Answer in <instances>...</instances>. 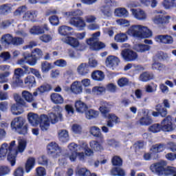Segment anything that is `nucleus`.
Returning a JSON list of instances; mask_svg holds the SVG:
<instances>
[{
  "label": "nucleus",
  "mask_w": 176,
  "mask_h": 176,
  "mask_svg": "<svg viewBox=\"0 0 176 176\" xmlns=\"http://www.w3.org/2000/svg\"><path fill=\"white\" fill-rule=\"evenodd\" d=\"M53 89V87L50 84H43L38 88L39 94H43V93H49Z\"/></svg>",
  "instance_id": "nucleus-46"
},
{
  "label": "nucleus",
  "mask_w": 176,
  "mask_h": 176,
  "mask_svg": "<svg viewBox=\"0 0 176 176\" xmlns=\"http://www.w3.org/2000/svg\"><path fill=\"white\" fill-rule=\"evenodd\" d=\"M67 148L70 151V153H72V152H82L83 149L86 148V143L78 145L77 144L72 142L69 144Z\"/></svg>",
  "instance_id": "nucleus-25"
},
{
  "label": "nucleus",
  "mask_w": 176,
  "mask_h": 176,
  "mask_svg": "<svg viewBox=\"0 0 176 176\" xmlns=\"http://www.w3.org/2000/svg\"><path fill=\"white\" fill-rule=\"evenodd\" d=\"M62 42L72 46L74 49H78V50H82V44L79 42L78 38L75 37H72L70 36H67L66 37H63L61 38Z\"/></svg>",
  "instance_id": "nucleus-11"
},
{
  "label": "nucleus",
  "mask_w": 176,
  "mask_h": 176,
  "mask_svg": "<svg viewBox=\"0 0 176 176\" xmlns=\"http://www.w3.org/2000/svg\"><path fill=\"white\" fill-rule=\"evenodd\" d=\"M89 134L93 137H96V138H98L100 141H103L104 140V135L101 133V129L98 126H93L89 127Z\"/></svg>",
  "instance_id": "nucleus-24"
},
{
  "label": "nucleus",
  "mask_w": 176,
  "mask_h": 176,
  "mask_svg": "<svg viewBox=\"0 0 176 176\" xmlns=\"http://www.w3.org/2000/svg\"><path fill=\"white\" fill-rule=\"evenodd\" d=\"M39 39L44 43H49L53 39V36L50 34H43L39 37Z\"/></svg>",
  "instance_id": "nucleus-59"
},
{
  "label": "nucleus",
  "mask_w": 176,
  "mask_h": 176,
  "mask_svg": "<svg viewBox=\"0 0 176 176\" xmlns=\"http://www.w3.org/2000/svg\"><path fill=\"white\" fill-rule=\"evenodd\" d=\"M153 13L155 14H157L155 16H154L153 18V23H154V24H163V23H166V21H164V14H166V12L163 11V10H155L153 12Z\"/></svg>",
  "instance_id": "nucleus-18"
},
{
  "label": "nucleus",
  "mask_w": 176,
  "mask_h": 176,
  "mask_svg": "<svg viewBox=\"0 0 176 176\" xmlns=\"http://www.w3.org/2000/svg\"><path fill=\"white\" fill-rule=\"evenodd\" d=\"M36 176H46V169L40 166L36 168Z\"/></svg>",
  "instance_id": "nucleus-63"
},
{
  "label": "nucleus",
  "mask_w": 176,
  "mask_h": 176,
  "mask_svg": "<svg viewBox=\"0 0 176 176\" xmlns=\"http://www.w3.org/2000/svg\"><path fill=\"white\" fill-rule=\"evenodd\" d=\"M116 17H128L129 11L124 8H118L114 10Z\"/></svg>",
  "instance_id": "nucleus-30"
},
{
  "label": "nucleus",
  "mask_w": 176,
  "mask_h": 176,
  "mask_svg": "<svg viewBox=\"0 0 176 176\" xmlns=\"http://www.w3.org/2000/svg\"><path fill=\"white\" fill-rule=\"evenodd\" d=\"M155 111H158V113H160V116H162V118H166V116H167V109H166V107H164V106L158 104L155 106Z\"/></svg>",
  "instance_id": "nucleus-48"
},
{
  "label": "nucleus",
  "mask_w": 176,
  "mask_h": 176,
  "mask_svg": "<svg viewBox=\"0 0 176 176\" xmlns=\"http://www.w3.org/2000/svg\"><path fill=\"white\" fill-rule=\"evenodd\" d=\"M71 93L73 94H82L83 93V87L80 81H74L71 85Z\"/></svg>",
  "instance_id": "nucleus-21"
},
{
  "label": "nucleus",
  "mask_w": 176,
  "mask_h": 176,
  "mask_svg": "<svg viewBox=\"0 0 176 176\" xmlns=\"http://www.w3.org/2000/svg\"><path fill=\"white\" fill-rule=\"evenodd\" d=\"M25 58L27 59L28 65L31 67H35L36 65V63H38V58L35 55L30 54L28 52H26V55H25Z\"/></svg>",
  "instance_id": "nucleus-28"
},
{
  "label": "nucleus",
  "mask_w": 176,
  "mask_h": 176,
  "mask_svg": "<svg viewBox=\"0 0 176 176\" xmlns=\"http://www.w3.org/2000/svg\"><path fill=\"white\" fill-rule=\"evenodd\" d=\"M13 176H24V168L23 166L16 168L14 170Z\"/></svg>",
  "instance_id": "nucleus-62"
},
{
  "label": "nucleus",
  "mask_w": 176,
  "mask_h": 176,
  "mask_svg": "<svg viewBox=\"0 0 176 176\" xmlns=\"http://www.w3.org/2000/svg\"><path fill=\"white\" fill-rule=\"evenodd\" d=\"M1 43L5 45V46H9V45H12L13 42V36L10 34H7L1 37Z\"/></svg>",
  "instance_id": "nucleus-37"
},
{
  "label": "nucleus",
  "mask_w": 176,
  "mask_h": 176,
  "mask_svg": "<svg viewBox=\"0 0 176 176\" xmlns=\"http://www.w3.org/2000/svg\"><path fill=\"white\" fill-rule=\"evenodd\" d=\"M72 31V28L67 25L60 26L58 29L59 35H61L62 36H70V35H72V33L71 32Z\"/></svg>",
  "instance_id": "nucleus-26"
},
{
  "label": "nucleus",
  "mask_w": 176,
  "mask_h": 176,
  "mask_svg": "<svg viewBox=\"0 0 176 176\" xmlns=\"http://www.w3.org/2000/svg\"><path fill=\"white\" fill-rule=\"evenodd\" d=\"M119 63H120V60L118 58L112 55L107 56L105 60L106 66L112 69H115L119 65Z\"/></svg>",
  "instance_id": "nucleus-15"
},
{
  "label": "nucleus",
  "mask_w": 176,
  "mask_h": 176,
  "mask_svg": "<svg viewBox=\"0 0 176 176\" xmlns=\"http://www.w3.org/2000/svg\"><path fill=\"white\" fill-rule=\"evenodd\" d=\"M28 120L32 126L36 127V126H38L41 122V116L39 117L38 114L30 112L28 114Z\"/></svg>",
  "instance_id": "nucleus-23"
},
{
  "label": "nucleus",
  "mask_w": 176,
  "mask_h": 176,
  "mask_svg": "<svg viewBox=\"0 0 176 176\" xmlns=\"http://www.w3.org/2000/svg\"><path fill=\"white\" fill-rule=\"evenodd\" d=\"M140 2L144 6H151V8H155L157 6V0H140Z\"/></svg>",
  "instance_id": "nucleus-49"
},
{
  "label": "nucleus",
  "mask_w": 176,
  "mask_h": 176,
  "mask_svg": "<svg viewBox=\"0 0 176 176\" xmlns=\"http://www.w3.org/2000/svg\"><path fill=\"white\" fill-rule=\"evenodd\" d=\"M65 14L68 19H72V17H80V16H83V11L80 10H76L67 12Z\"/></svg>",
  "instance_id": "nucleus-41"
},
{
  "label": "nucleus",
  "mask_w": 176,
  "mask_h": 176,
  "mask_svg": "<svg viewBox=\"0 0 176 176\" xmlns=\"http://www.w3.org/2000/svg\"><path fill=\"white\" fill-rule=\"evenodd\" d=\"M12 12L10 4H4L0 6V14H9Z\"/></svg>",
  "instance_id": "nucleus-52"
},
{
  "label": "nucleus",
  "mask_w": 176,
  "mask_h": 176,
  "mask_svg": "<svg viewBox=\"0 0 176 176\" xmlns=\"http://www.w3.org/2000/svg\"><path fill=\"white\" fill-rule=\"evenodd\" d=\"M100 35H101L100 32H97L92 34V37L87 41V43L90 46L91 50H101V49L105 47V44L98 41Z\"/></svg>",
  "instance_id": "nucleus-7"
},
{
  "label": "nucleus",
  "mask_w": 176,
  "mask_h": 176,
  "mask_svg": "<svg viewBox=\"0 0 176 176\" xmlns=\"http://www.w3.org/2000/svg\"><path fill=\"white\" fill-rule=\"evenodd\" d=\"M53 66L52 65V63L47 62V61H43L41 62V72L43 74H47L50 69H52Z\"/></svg>",
  "instance_id": "nucleus-45"
},
{
  "label": "nucleus",
  "mask_w": 176,
  "mask_h": 176,
  "mask_svg": "<svg viewBox=\"0 0 176 176\" xmlns=\"http://www.w3.org/2000/svg\"><path fill=\"white\" fill-rule=\"evenodd\" d=\"M24 82L21 80V78L19 77H12V80L10 82L11 87L12 89H16V87H20V86H23Z\"/></svg>",
  "instance_id": "nucleus-43"
},
{
  "label": "nucleus",
  "mask_w": 176,
  "mask_h": 176,
  "mask_svg": "<svg viewBox=\"0 0 176 176\" xmlns=\"http://www.w3.org/2000/svg\"><path fill=\"white\" fill-rule=\"evenodd\" d=\"M10 76V72H5L4 73L0 74V83H6L9 80L6 78Z\"/></svg>",
  "instance_id": "nucleus-57"
},
{
  "label": "nucleus",
  "mask_w": 176,
  "mask_h": 176,
  "mask_svg": "<svg viewBox=\"0 0 176 176\" xmlns=\"http://www.w3.org/2000/svg\"><path fill=\"white\" fill-rule=\"evenodd\" d=\"M74 108L78 113H85L86 111L89 109L87 104L82 100L76 101Z\"/></svg>",
  "instance_id": "nucleus-22"
},
{
  "label": "nucleus",
  "mask_w": 176,
  "mask_h": 176,
  "mask_svg": "<svg viewBox=\"0 0 176 176\" xmlns=\"http://www.w3.org/2000/svg\"><path fill=\"white\" fill-rule=\"evenodd\" d=\"M104 3L106 5L102 6L100 8V12L105 17V19H108V17H111L112 16V12L111 11V7L109 6L111 3H112L111 0H105Z\"/></svg>",
  "instance_id": "nucleus-17"
},
{
  "label": "nucleus",
  "mask_w": 176,
  "mask_h": 176,
  "mask_svg": "<svg viewBox=\"0 0 176 176\" xmlns=\"http://www.w3.org/2000/svg\"><path fill=\"white\" fill-rule=\"evenodd\" d=\"M155 111H158V113H160V116H162V118H166V116H167V109H166V107H164V106L158 104L155 106Z\"/></svg>",
  "instance_id": "nucleus-47"
},
{
  "label": "nucleus",
  "mask_w": 176,
  "mask_h": 176,
  "mask_svg": "<svg viewBox=\"0 0 176 176\" xmlns=\"http://www.w3.org/2000/svg\"><path fill=\"white\" fill-rule=\"evenodd\" d=\"M111 174L113 176H126V171L122 168H113L111 169Z\"/></svg>",
  "instance_id": "nucleus-51"
},
{
  "label": "nucleus",
  "mask_w": 176,
  "mask_h": 176,
  "mask_svg": "<svg viewBox=\"0 0 176 176\" xmlns=\"http://www.w3.org/2000/svg\"><path fill=\"white\" fill-rule=\"evenodd\" d=\"M98 115H100V112L94 109H89V110H87L85 112V118L89 120L98 118Z\"/></svg>",
  "instance_id": "nucleus-42"
},
{
  "label": "nucleus",
  "mask_w": 176,
  "mask_h": 176,
  "mask_svg": "<svg viewBox=\"0 0 176 176\" xmlns=\"http://www.w3.org/2000/svg\"><path fill=\"white\" fill-rule=\"evenodd\" d=\"M34 167H35V158L34 157H30L25 164V171L26 173H30L31 170H32V168H34Z\"/></svg>",
  "instance_id": "nucleus-36"
},
{
  "label": "nucleus",
  "mask_w": 176,
  "mask_h": 176,
  "mask_svg": "<svg viewBox=\"0 0 176 176\" xmlns=\"http://www.w3.org/2000/svg\"><path fill=\"white\" fill-rule=\"evenodd\" d=\"M126 34L132 38H138V39H145V38L152 36V31L143 25H131L126 31Z\"/></svg>",
  "instance_id": "nucleus-3"
},
{
  "label": "nucleus",
  "mask_w": 176,
  "mask_h": 176,
  "mask_svg": "<svg viewBox=\"0 0 176 176\" xmlns=\"http://www.w3.org/2000/svg\"><path fill=\"white\" fill-rule=\"evenodd\" d=\"M48 154L53 157L54 159L61 156V148L56 142H50L47 146Z\"/></svg>",
  "instance_id": "nucleus-9"
},
{
  "label": "nucleus",
  "mask_w": 176,
  "mask_h": 176,
  "mask_svg": "<svg viewBox=\"0 0 176 176\" xmlns=\"http://www.w3.org/2000/svg\"><path fill=\"white\" fill-rule=\"evenodd\" d=\"M10 173V168L8 166H0V176L8 175Z\"/></svg>",
  "instance_id": "nucleus-64"
},
{
  "label": "nucleus",
  "mask_w": 176,
  "mask_h": 176,
  "mask_svg": "<svg viewBox=\"0 0 176 176\" xmlns=\"http://www.w3.org/2000/svg\"><path fill=\"white\" fill-rule=\"evenodd\" d=\"M152 119L149 117V111L148 110H143L142 112V118L139 120L141 126H149L152 123Z\"/></svg>",
  "instance_id": "nucleus-19"
},
{
  "label": "nucleus",
  "mask_w": 176,
  "mask_h": 176,
  "mask_svg": "<svg viewBox=\"0 0 176 176\" xmlns=\"http://www.w3.org/2000/svg\"><path fill=\"white\" fill-rule=\"evenodd\" d=\"M76 174L79 176H91L93 173H90V170L86 168H78Z\"/></svg>",
  "instance_id": "nucleus-53"
},
{
  "label": "nucleus",
  "mask_w": 176,
  "mask_h": 176,
  "mask_svg": "<svg viewBox=\"0 0 176 176\" xmlns=\"http://www.w3.org/2000/svg\"><path fill=\"white\" fill-rule=\"evenodd\" d=\"M50 98L54 104H63L64 102V98L58 94H51Z\"/></svg>",
  "instance_id": "nucleus-34"
},
{
  "label": "nucleus",
  "mask_w": 176,
  "mask_h": 176,
  "mask_svg": "<svg viewBox=\"0 0 176 176\" xmlns=\"http://www.w3.org/2000/svg\"><path fill=\"white\" fill-rule=\"evenodd\" d=\"M106 89L104 86H95L92 88V94L94 96H101L102 93H104Z\"/></svg>",
  "instance_id": "nucleus-50"
},
{
  "label": "nucleus",
  "mask_w": 176,
  "mask_h": 176,
  "mask_svg": "<svg viewBox=\"0 0 176 176\" xmlns=\"http://www.w3.org/2000/svg\"><path fill=\"white\" fill-rule=\"evenodd\" d=\"M111 163L113 166H120L123 164V160L119 156H114L111 160Z\"/></svg>",
  "instance_id": "nucleus-58"
},
{
  "label": "nucleus",
  "mask_w": 176,
  "mask_h": 176,
  "mask_svg": "<svg viewBox=\"0 0 176 176\" xmlns=\"http://www.w3.org/2000/svg\"><path fill=\"white\" fill-rule=\"evenodd\" d=\"M133 49L139 53H144L145 52H148V50H151V46L145 44H136L134 45Z\"/></svg>",
  "instance_id": "nucleus-32"
},
{
  "label": "nucleus",
  "mask_w": 176,
  "mask_h": 176,
  "mask_svg": "<svg viewBox=\"0 0 176 176\" xmlns=\"http://www.w3.org/2000/svg\"><path fill=\"white\" fill-rule=\"evenodd\" d=\"M148 131L151 133H160L162 131V125L161 124H154L149 126Z\"/></svg>",
  "instance_id": "nucleus-55"
},
{
  "label": "nucleus",
  "mask_w": 176,
  "mask_h": 176,
  "mask_svg": "<svg viewBox=\"0 0 176 176\" xmlns=\"http://www.w3.org/2000/svg\"><path fill=\"white\" fill-rule=\"evenodd\" d=\"M45 31H49L47 25L44 24L43 25H34L30 30V33L32 35H41L45 34Z\"/></svg>",
  "instance_id": "nucleus-16"
},
{
  "label": "nucleus",
  "mask_w": 176,
  "mask_h": 176,
  "mask_svg": "<svg viewBox=\"0 0 176 176\" xmlns=\"http://www.w3.org/2000/svg\"><path fill=\"white\" fill-rule=\"evenodd\" d=\"M54 112H52L50 114L49 118L46 115H41V120L38 123L40 124V129L42 131H47L49 127H50V120L52 124H56L57 122H61L63 120V108L60 106H56L54 109Z\"/></svg>",
  "instance_id": "nucleus-2"
},
{
  "label": "nucleus",
  "mask_w": 176,
  "mask_h": 176,
  "mask_svg": "<svg viewBox=\"0 0 176 176\" xmlns=\"http://www.w3.org/2000/svg\"><path fill=\"white\" fill-rule=\"evenodd\" d=\"M37 16L36 11H27L23 16V19L26 21H35L34 19Z\"/></svg>",
  "instance_id": "nucleus-29"
},
{
  "label": "nucleus",
  "mask_w": 176,
  "mask_h": 176,
  "mask_svg": "<svg viewBox=\"0 0 176 176\" xmlns=\"http://www.w3.org/2000/svg\"><path fill=\"white\" fill-rule=\"evenodd\" d=\"M71 25H74L76 28H78L80 31L86 27V22L82 17H72L69 21Z\"/></svg>",
  "instance_id": "nucleus-13"
},
{
  "label": "nucleus",
  "mask_w": 176,
  "mask_h": 176,
  "mask_svg": "<svg viewBox=\"0 0 176 176\" xmlns=\"http://www.w3.org/2000/svg\"><path fill=\"white\" fill-rule=\"evenodd\" d=\"M14 46H21V45H24V38L21 37H13L12 43Z\"/></svg>",
  "instance_id": "nucleus-56"
},
{
  "label": "nucleus",
  "mask_w": 176,
  "mask_h": 176,
  "mask_svg": "<svg viewBox=\"0 0 176 176\" xmlns=\"http://www.w3.org/2000/svg\"><path fill=\"white\" fill-rule=\"evenodd\" d=\"M155 78V76L152 73L144 72L140 74L139 80L141 82H148V80H152Z\"/></svg>",
  "instance_id": "nucleus-39"
},
{
  "label": "nucleus",
  "mask_w": 176,
  "mask_h": 176,
  "mask_svg": "<svg viewBox=\"0 0 176 176\" xmlns=\"http://www.w3.org/2000/svg\"><path fill=\"white\" fill-rule=\"evenodd\" d=\"M150 170L153 173H156V174H157L159 176H168L170 175L171 166L167 167V162L162 160L151 164L150 166Z\"/></svg>",
  "instance_id": "nucleus-5"
},
{
  "label": "nucleus",
  "mask_w": 176,
  "mask_h": 176,
  "mask_svg": "<svg viewBox=\"0 0 176 176\" xmlns=\"http://www.w3.org/2000/svg\"><path fill=\"white\" fill-rule=\"evenodd\" d=\"M77 72L79 75H87L89 74V66L86 63H81L77 68Z\"/></svg>",
  "instance_id": "nucleus-33"
},
{
  "label": "nucleus",
  "mask_w": 176,
  "mask_h": 176,
  "mask_svg": "<svg viewBox=\"0 0 176 176\" xmlns=\"http://www.w3.org/2000/svg\"><path fill=\"white\" fill-rule=\"evenodd\" d=\"M24 84L27 87H29V89L35 87V86H36V80H35V77L32 76H28L24 79Z\"/></svg>",
  "instance_id": "nucleus-27"
},
{
  "label": "nucleus",
  "mask_w": 176,
  "mask_h": 176,
  "mask_svg": "<svg viewBox=\"0 0 176 176\" xmlns=\"http://www.w3.org/2000/svg\"><path fill=\"white\" fill-rule=\"evenodd\" d=\"M91 78L94 80L101 82V80H104V73L100 70H96L91 74Z\"/></svg>",
  "instance_id": "nucleus-40"
},
{
  "label": "nucleus",
  "mask_w": 176,
  "mask_h": 176,
  "mask_svg": "<svg viewBox=\"0 0 176 176\" xmlns=\"http://www.w3.org/2000/svg\"><path fill=\"white\" fill-rule=\"evenodd\" d=\"M131 12L133 17L138 21H146L148 20V13L141 8H132Z\"/></svg>",
  "instance_id": "nucleus-10"
},
{
  "label": "nucleus",
  "mask_w": 176,
  "mask_h": 176,
  "mask_svg": "<svg viewBox=\"0 0 176 176\" xmlns=\"http://www.w3.org/2000/svg\"><path fill=\"white\" fill-rule=\"evenodd\" d=\"M121 56L125 61L128 62L135 61V60L138 58L137 52L129 49L123 50L121 53Z\"/></svg>",
  "instance_id": "nucleus-12"
},
{
  "label": "nucleus",
  "mask_w": 176,
  "mask_h": 176,
  "mask_svg": "<svg viewBox=\"0 0 176 176\" xmlns=\"http://www.w3.org/2000/svg\"><path fill=\"white\" fill-rule=\"evenodd\" d=\"M16 141L13 140L10 143V146L8 143H3L0 146V160H3L6 158L10 162L11 166H14L16 164V157L18 153H23L24 151L27 148V142L24 139L18 140V146L16 148Z\"/></svg>",
  "instance_id": "nucleus-1"
},
{
  "label": "nucleus",
  "mask_w": 176,
  "mask_h": 176,
  "mask_svg": "<svg viewBox=\"0 0 176 176\" xmlns=\"http://www.w3.org/2000/svg\"><path fill=\"white\" fill-rule=\"evenodd\" d=\"M22 97L23 99L25 100V101H27V102H34L35 101V98H34V96L32 94L28 91H22Z\"/></svg>",
  "instance_id": "nucleus-38"
},
{
  "label": "nucleus",
  "mask_w": 176,
  "mask_h": 176,
  "mask_svg": "<svg viewBox=\"0 0 176 176\" xmlns=\"http://www.w3.org/2000/svg\"><path fill=\"white\" fill-rule=\"evenodd\" d=\"M161 130L165 133H170L175 130V126L173 124L171 116H168L161 122Z\"/></svg>",
  "instance_id": "nucleus-8"
},
{
  "label": "nucleus",
  "mask_w": 176,
  "mask_h": 176,
  "mask_svg": "<svg viewBox=\"0 0 176 176\" xmlns=\"http://www.w3.org/2000/svg\"><path fill=\"white\" fill-rule=\"evenodd\" d=\"M114 39L116 42L123 43V42H126L129 40V37L126 33H120L115 36Z\"/></svg>",
  "instance_id": "nucleus-44"
},
{
  "label": "nucleus",
  "mask_w": 176,
  "mask_h": 176,
  "mask_svg": "<svg viewBox=\"0 0 176 176\" xmlns=\"http://www.w3.org/2000/svg\"><path fill=\"white\" fill-rule=\"evenodd\" d=\"M89 145L91 149H94V151H100L104 150L102 146L96 140L91 141Z\"/></svg>",
  "instance_id": "nucleus-54"
},
{
  "label": "nucleus",
  "mask_w": 176,
  "mask_h": 176,
  "mask_svg": "<svg viewBox=\"0 0 176 176\" xmlns=\"http://www.w3.org/2000/svg\"><path fill=\"white\" fill-rule=\"evenodd\" d=\"M11 128L14 131L23 135L28 133V125L25 124V120L21 117L15 118L11 122Z\"/></svg>",
  "instance_id": "nucleus-6"
},
{
  "label": "nucleus",
  "mask_w": 176,
  "mask_h": 176,
  "mask_svg": "<svg viewBox=\"0 0 176 176\" xmlns=\"http://www.w3.org/2000/svg\"><path fill=\"white\" fill-rule=\"evenodd\" d=\"M156 42L164 43V45H172L174 43L173 36L170 35H158L155 37Z\"/></svg>",
  "instance_id": "nucleus-20"
},
{
  "label": "nucleus",
  "mask_w": 176,
  "mask_h": 176,
  "mask_svg": "<svg viewBox=\"0 0 176 176\" xmlns=\"http://www.w3.org/2000/svg\"><path fill=\"white\" fill-rule=\"evenodd\" d=\"M58 138L61 142H68L69 141V133L67 130H61L58 132Z\"/></svg>",
  "instance_id": "nucleus-31"
},
{
  "label": "nucleus",
  "mask_w": 176,
  "mask_h": 176,
  "mask_svg": "<svg viewBox=\"0 0 176 176\" xmlns=\"http://www.w3.org/2000/svg\"><path fill=\"white\" fill-rule=\"evenodd\" d=\"M111 104L107 102H102L101 106L99 107V111L104 118L109 119L107 122L108 127H113L114 124H117L119 122V118L114 114H111Z\"/></svg>",
  "instance_id": "nucleus-4"
},
{
  "label": "nucleus",
  "mask_w": 176,
  "mask_h": 176,
  "mask_svg": "<svg viewBox=\"0 0 176 176\" xmlns=\"http://www.w3.org/2000/svg\"><path fill=\"white\" fill-rule=\"evenodd\" d=\"M175 4V0H164L163 5L166 9H171Z\"/></svg>",
  "instance_id": "nucleus-60"
},
{
  "label": "nucleus",
  "mask_w": 176,
  "mask_h": 176,
  "mask_svg": "<svg viewBox=\"0 0 176 176\" xmlns=\"http://www.w3.org/2000/svg\"><path fill=\"white\" fill-rule=\"evenodd\" d=\"M166 149V145L164 144H157L151 148V151L154 153H160Z\"/></svg>",
  "instance_id": "nucleus-35"
},
{
  "label": "nucleus",
  "mask_w": 176,
  "mask_h": 176,
  "mask_svg": "<svg viewBox=\"0 0 176 176\" xmlns=\"http://www.w3.org/2000/svg\"><path fill=\"white\" fill-rule=\"evenodd\" d=\"M65 156V157H67V159H69L71 162H76V159H78V160L83 162V160H85V158L86 157L83 151H74L72 152L71 153H66Z\"/></svg>",
  "instance_id": "nucleus-14"
},
{
  "label": "nucleus",
  "mask_w": 176,
  "mask_h": 176,
  "mask_svg": "<svg viewBox=\"0 0 176 176\" xmlns=\"http://www.w3.org/2000/svg\"><path fill=\"white\" fill-rule=\"evenodd\" d=\"M118 25L122 27H129L130 25V21L124 19H120L116 21Z\"/></svg>",
  "instance_id": "nucleus-61"
}]
</instances>
